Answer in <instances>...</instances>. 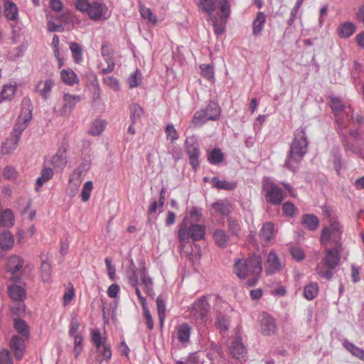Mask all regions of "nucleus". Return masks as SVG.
I'll list each match as a JSON object with an SVG mask.
<instances>
[{"instance_id": "5", "label": "nucleus", "mask_w": 364, "mask_h": 364, "mask_svg": "<svg viewBox=\"0 0 364 364\" xmlns=\"http://www.w3.org/2000/svg\"><path fill=\"white\" fill-rule=\"evenodd\" d=\"M262 269V258L258 255H253L247 259H237L234 264V272L240 279L260 274Z\"/></svg>"}, {"instance_id": "34", "label": "nucleus", "mask_w": 364, "mask_h": 364, "mask_svg": "<svg viewBox=\"0 0 364 364\" xmlns=\"http://www.w3.org/2000/svg\"><path fill=\"white\" fill-rule=\"evenodd\" d=\"M60 77L63 82L68 85H73L78 82L77 75L71 69L62 70Z\"/></svg>"}, {"instance_id": "33", "label": "nucleus", "mask_w": 364, "mask_h": 364, "mask_svg": "<svg viewBox=\"0 0 364 364\" xmlns=\"http://www.w3.org/2000/svg\"><path fill=\"white\" fill-rule=\"evenodd\" d=\"M18 11L16 5L11 1H7L4 4V16L8 20H15L18 16Z\"/></svg>"}, {"instance_id": "45", "label": "nucleus", "mask_w": 364, "mask_h": 364, "mask_svg": "<svg viewBox=\"0 0 364 364\" xmlns=\"http://www.w3.org/2000/svg\"><path fill=\"white\" fill-rule=\"evenodd\" d=\"M97 350L102 356V359L96 358V361L99 364H102L103 360L107 362L112 357V350L109 344L105 343L101 346L100 349H97Z\"/></svg>"}, {"instance_id": "56", "label": "nucleus", "mask_w": 364, "mask_h": 364, "mask_svg": "<svg viewBox=\"0 0 364 364\" xmlns=\"http://www.w3.org/2000/svg\"><path fill=\"white\" fill-rule=\"evenodd\" d=\"M201 73L204 77L208 80H212L214 77V69L210 64H203L200 66Z\"/></svg>"}, {"instance_id": "57", "label": "nucleus", "mask_w": 364, "mask_h": 364, "mask_svg": "<svg viewBox=\"0 0 364 364\" xmlns=\"http://www.w3.org/2000/svg\"><path fill=\"white\" fill-rule=\"evenodd\" d=\"M283 213L288 217H293L297 214L298 210L295 205L289 202H286L282 206Z\"/></svg>"}, {"instance_id": "9", "label": "nucleus", "mask_w": 364, "mask_h": 364, "mask_svg": "<svg viewBox=\"0 0 364 364\" xmlns=\"http://www.w3.org/2000/svg\"><path fill=\"white\" fill-rule=\"evenodd\" d=\"M219 10L217 16L211 17L210 20L215 28V33L219 36L223 33L226 21L230 14V4L227 0H217Z\"/></svg>"}, {"instance_id": "24", "label": "nucleus", "mask_w": 364, "mask_h": 364, "mask_svg": "<svg viewBox=\"0 0 364 364\" xmlns=\"http://www.w3.org/2000/svg\"><path fill=\"white\" fill-rule=\"evenodd\" d=\"M198 6L200 11L208 15V19L216 16L213 14L216 8V1L215 0H199Z\"/></svg>"}, {"instance_id": "17", "label": "nucleus", "mask_w": 364, "mask_h": 364, "mask_svg": "<svg viewBox=\"0 0 364 364\" xmlns=\"http://www.w3.org/2000/svg\"><path fill=\"white\" fill-rule=\"evenodd\" d=\"M260 331L266 336L273 335L277 331L274 319L267 313H262L259 317Z\"/></svg>"}, {"instance_id": "37", "label": "nucleus", "mask_w": 364, "mask_h": 364, "mask_svg": "<svg viewBox=\"0 0 364 364\" xmlns=\"http://www.w3.org/2000/svg\"><path fill=\"white\" fill-rule=\"evenodd\" d=\"M343 346L348 350L353 355L364 360V350L355 346L353 343L345 340L343 342Z\"/></svg>"}, {"instance_id": "12", "label": "nucleus", "mask_w": 364, "mask_h": 364, "mask_svg": "<svg viewBox=\"0 0 364 364\" xmlns=\"http://www.w3.org/2000/svg\"><path fill=\"white\" fill-rule=\"evenodd\" d=\"M80 100V95L65 93L63 97L62 105L60 107H55L54 112L60 116H68Z\"/></svg>"}, {"instance_id": "63", "label": "nucleus", "mask_w": 364, "mask_h": 364, "mask_svg": "<svg viewBox=\"0 0 364 364\" xmlns=\"http://www.w3.org/2000/svg\"><path fill=\"white\" fill-rule=\"evenodd\" d=\"M0 364H13L10 352L8 350L0 351Z\"/></svg>"}, {"instance_id": "29", "label": "nucleus", "mask_w": 364, "mask_h": 364, "mask_svg": "<svg viewBox=\"0 0 364 364\" xmlns=\"http://www.w3.org/2000/svg\"><path fill=\"white\" fill-rule=\"evenodd\" d=\"M230 351L232 357L239 358L242 356L245 352V348L240 338H235L230 346Z\"/></svg>"}, {"instance_id": "53", "label": "nucleus", "mask_w": 364, "mask_h": 364, "mask_svg": "<svg viewBox=\"0 0 364 364\" xmlns=\"http://www.w3.org/2000/svg\"><path fill=\"white\" fill-rule=\"evenodd\" d=\"M166 139L170 140L172 143L178 139V134L172 124L166 126L165 129Z\"/></svg>"}, {"instance_id": "61", "label": "nucleus", "mask_w": 364, "mask_h": 364, "mask_svg": "<svg viewBox=\"0 0 364 364\" xmlns=\"http://www.w3.org/2000/svg\"><path fill=\"white\" fill-rule=\"evenodd\" d=\"M290 254L292 257L298 261L303 260L304 258V254L303 250L300 247H293L290 249Z\"/></svg>"}, {"instance_id": "46", "label": "nucleus", "mask_w": 364, "mask_h": 364, "mask_svg": "<svg viewBox=\"0 0 364 364\" xmlns=\"http://www.w3.org/2000/svg\"><path fill=\"white\" fill-rule=\"evenodd\" d=\"M53 176V171L50 168H44L41 173V176L36 180V185L38 186H43L47 181L51 179Z\"/></svg>"}, {"instance_id": "7", "label": "nucleus", "mask_w": 364, "mask_h": 364, "mask_svg": "<svg viewBox=\"0 0 364 364\" xmlns=\"http://www.w3.org/2000/svg\"><path fill=\"white\" fill-rule=\"evenodd\" d=\"M343 227L337 220L331 222L329 225L324 227L321 233L320 241L323 245L334 244V247L338 245H343L341 237Z\"/></svg>"}, {"instance_id": "36", "label": "nucleus", "mask_w": 364, "mask_h": 364, "mask_svg": "<svg viewBox=\"0 0 364 364\" xmlns=\"http://www.w3.org/2000/svg\"><path fill=\"white\" fill-rule=\"evenodd\" d=\"M213 238L215 242L221 248H225L228 244L229 237L223 230H215L213 232Z\"/></svg>"}, {"instance_id": "15", "label": "nucleus", "mask_w": 364, "mask_h": 364, "mask_svg": "<svg viewBox=\"0 0 364 364\" xmlns=\"http://www.w3.org/2000/svg\"><path fill=\"white\" fill-rule=\"evenodd\" d=\"M127 276L129 279V284L134 288L137 297L141 301V304L142 308L147 306L146 303L145 298L142 296L139 289V280L138 277L136 275V266L133 262L131 260L130 264L129 266V269L127 272Z\"/></svg>"}, {"instance_id": "11", "label": "nucleus", "mask_w": 364, "mask_h": 364, "mask_svg": "<svg viewBox=\"0 0 364 364\" xmlns=\"http://www.w3.org/2000/svg\"><path fill=\"white\" fill-rule=\"evenodd\" d=\"M262 189L265 193L267 202L273 205H279L283 200L282 190L271 179L268 178L264 179Z\"/></svg>"}, {"instance_id": "30", "label": "nucleus", "mask_w": 364, "mask_h": 364, "mask_svg": "<svg viewBox=\"0 0 364 364\" xmlns=\"http://www.w3.org/2000/svg\"><path fill=\"white\" fill-rule=\"evenodd\" d=\"M266 21V16L263 12H258L255 19L252 23V33L254 36H257L263 29L264 23Z\"/></svg>"}, {"instance_id": "23", "label": "nucleus", "mask_w": 364, "mask_h": 364, "mask_svg": "<svg viewBox=\"0 0 364 364\" xmlns=\"http://www.w3.org/2000/svg\"><path fill=\"white\" fill-rule=\"evenodd\" d=\"M14 327L16 331L18 333L17 335L20 336V338L28 340L30 338V329L26 322L21 318H14Z\"/></svg>"}, {"instance_id": "51", "label": "nucleus", "mask_w": 364, "mask_h": 364, "mask_svg": "<svg viewBox=\"0 0 364 364\" xmlns=\"http://www.w3.org/2000/svg\"><path fill=\"white\" fill-rule=\"evenodd\" d=\"M105 127V122L104 121L95 120L92 123V124L89 130V132L92 135L97 136V135L100 134L103 132Z\"/></svg>"}, {"instance_id": "35", "label": "nucleus", "mask_w": 364, "mask_h": 364, "mask_svg": "<svg viewBox=\"0 0 364 364\" xmlns=\"http://www.w3.org/2000/svg\"><path fill=\"white\" fill-rule=\"evenodd\" d=\"M16 87L11 83L4 85L0 94V102L6 100H11L15 95Z\"/></svg>"}, {"instance_id": "10", "label": "nucleus", "mask_w": 364, "mask_h": 364, "mask_svg": "<svg viewBox=\"0 0 364 364\" xmlns=\"http://www.w3.org/2000/svg\"><path fill=\"white\" fill-rule=\"evenodd\" d=\"M220 108L219 105L213 102H210L205 109L197 111L192 119V123L195 126H201L208 120H217L220 114Z\"/></svg>"}, {"instance_id": "4", "label": "nucleus", "mask_w": 364, "mask_h": 364, "mask_svg": "<svg viewBox=\"0 0 364 364\" xmlns=\"http://www.w3.org/2000/svg\"><path fill=\"white\" fill-rule=\"evenodd\" d=\"M75 7L93 21L106 20L111 14L105 4L97 1L90 2L88 0H77Z\"/></svg>"}, {"instance_id": "16", "label": "nucleus", "mask_w": 364, "mask_h": 364, "mask_svg": "<svg viewBox=\"0 0 364 364\" xmlns=\"http://www.w3.org/2000/svg\"><path fill=\"white\" fill-rule=\"evenodd\" d=\"M26 341L28 340L20 338L18 335H13L11 338L9 346L15 358L18 360L22 359L26 352L25 343Z\"/></svg>"}, {"instance_id": "26", "label": "nucleus", "mask_w": 364, "mask_h": 364, "mask_svg": "<svg viewBox=\"0 0 364 364\" xmlns=\"http://www.w3.org/2000/svg\"><path fill=\"white\" fill-rule=\"evenodd\" d=\"M48 255L45 257L41 255V276L43 282H50L51 278V266L48 262Z\"/></svg>"}, {"instance_id": "27", "label": "nucleus", "mask_w": 364, "mask_h": 364, "mask_svg": "<svg viewBox=\"0 0 364 364\" xmlns=\"http://www.w3.org/2000/svg\"><path fill=\"white\" fill-rule=\"evenodd\" d=\"M191 328L186 323H182L176 328V337L182 343H187L189 341Z\"/></svg>"}, {"instance_id": "43", "label": "nucleus", "mask_w": 364, "mask_h": 364, "mask_svg": "<svg viewBox=\"0 0 364 364\" xmlns=\"http://www.w3.org/2000/svg\"><path fill=\"white\" fill-rule=\"evenodd\" d=\"M302 223L310 230H314L318 228V219L312 214H306L302 217Z\"/></svg>"}, {"instance_id": "52", "label": "nucleus", "mask_w": 364, "mask_h": 364, "mask_svg": "<svg viewBox=\"0 0 364 364\" xmlns=\"http://www.w3.org/2000/svg\"><path fill=\"white\" fill-rule=\"evenodd\" d=\"M127 82L131 88L138 86L141 82V73L136 70L130 75Z\"/></svg>"}, {"instance_id": "58", "label": "nucleus", "mask_w": 364, "mask_h": 364, "mask_svg": "<svg viewBox=\"0 0 364 364\" xmlns=\"http://www.w3.org/2000/svg\"><path fill=\"white\" fill-rule=\"evenodd\" d=\"M105 63H107V66L105 67L102 63L100 64L101 69L102 73H109L113 71L115 63L112 58V56H107V58H103Z\"/></svg>"}, {"instance_id": "1", "label": "nucleus", "mask_w": 364, "mask_h": 364, "mask_svg": "<svg viewBox=\"0 0 364 364\" xmlns=\"http://www.w3.org/2000/svg\"><path fill=\"white\" fill-rule=\"evenodd\" d=\"M31 102L28 98H23L21 104V111L18 117L17 122L13 129V135L2 146L4 154H9L18 146L23 132L26 129L32 117Z\"/></svg>"}, {"instance_id": "21", "label": "nucleus", "mask_w": 364, "mask_h": 364, "mask_svg": "<svg viewBox=\"0 0 364 364\" xmlns=\"http://www.w3.org/2000/svg\"><path fill=\"white\" fill-rule=\"evenodd\" d=\"M140 277L141 284L144 287V291L150 296H153L154 293L153 291V281L146 274V269L144 263H141Z\"/></svg>"}, {"instance_id": "49", "label": "nucleus", "mask_w": 364, "mask_h": 364, "mask_svg": "<svg viewBox=\"0 0 364 364\" xmlns=\"http://www.w3.org/2000/svg\"><path fill=\"white\" fill-rule=\"evenodd\" d=\"M143 109L136 103L130 105L131 120L132 124H135L136 120L139 119L143 114Z\"/></svg>"}, {"instance_id": "18", "label": "nucleus", "mask_w": 364, "mask_h": 364, "mask_svg": "<svg viewBox=\"0 0 364 364\" xmlns=\"http://www.w3.org/2000/svg\"><path fill=\"white\" fill-rule=\"evenodd\" d=\"M282 269V263L274 250H271L267 256L265 263V272L267 274H272Z\"/></svg>"}, {"instance_id": "41", "label": "nucleus", "mask_w": 364, "mask_h": 364, "mask_svg": "<svg viewBox=\"0 0 364 364\" xmlns=\"http://www.w3.org/2000/svg\"><path fill=\"white\" fill-rule=\"evenodd\" d=\"M318 287L317 283L311 282L305 286L304 289V296L308 300L314 299L318 294Z\"/></svg>"}, {"instance_id": "19", "label": "nucleus", "mask_w": 364, "mask_h": 364, "mask_svg": "<svg viewBox=\"0 0 364 364\" xmlns=\"http://www.w3.org/2000/svg\"><path fill=\"white\" fill-rule=\"evenodd\" d=\"M23 260L17 255H13L9 257L7 264V269L12 275L11 279L14 282H18L20 280V277L18 273L23 267Z\"/></svg>"}, {"instance_id": "50", "label": "nucleus", "mask_w": 364, "mask_h": 364, "mask_svg": "<svg viewBox=\"0 0 364 364\" xmlns=\"http://www.w3.org/2000/svg\"><path fill=\"white\" fill-rule=\"evenodd\" d=\"M139 11L143 18L148 20L149 22L155 24L157 22V18L154 16L149 8L144 6H140Z\"/></svg>"}, {"instance_id": "20", "label": "nucleus", "mask_w": 364, "mask_h": 364, "mask_svg": "<svg viewBox=\"0 0 364 364\" xmlns=\"http://www.w3.org/2000/svg\"><path fill=\"white\" fill-rule=\"evenodd\" d=\"M55 82L52 79H47L45 81H40L35 87V91L40 94V95L45 100L50 97V94Z\"/></svg>"}, {"instance_id": "38", "label": "nucleus", "mask_w": 364, "mask_h": 364, "mask_svg": "<svg viewBox=\"0 0 364 364\" xmlns=\"http://www.w3.org/2000/svg\"><path fill=\"white\" fill-rule=\"evenodd\" d=\"M14 239L13 235L9 231H4L0 235V247L4 250H9L13 247Z\"/></svg>"}, {"instance_id": "60", "label": "nucleus", "mask_w": 364, "mask_h": 364, "mask_svg": "<svg viewBox=\"0 0 364 364\" xmlns=\"http://www.w3.org/2000/svg\"><path fill=\"white\" fill-rule=\"evenodd\" d=\"M80 327V323L77 318L75 315H73L71 317L70 326H69V335L74 336L76 335L77 331Z\"/></svg>"}, {"instance_id": "14", "label": "nucleus", "mask_w": 364, "mask_h": 364, "mask_svg": "<svg viewBox=\"0 0 364 364\" xmlns=\"http://www.w3.org/2000/svg\"><path fill=\"white\" fill-rule=\"evenodd\" d=\"M209 309L210 306L206 298L202 296L194 302L191 313L194 318H199L203 322H205Z\"/></svg>"}, {"instance_id": "28", "label": "nucleus", "mask_w": 364, "mask_h": 364, "mask_svg": "<svg viewBox=\"0 0 364 364\" xmlns=\"http://www.w3.org/2000/svg\"><path fill=\"white\" fill-rule=\"evenodd\" d=\"M230 204L228 200H218L212 204V209L214 213L220 214L223 216H228L230 213Z\"/></svg>"}, {"instance_id": "48", "label": "nucleus", "mask_w": 364, "mask_h": 364, "mask_svg": "<svg viewBox=\"0 0 364 364\" xmlns=\"http://www.w3.org/2000/svg\"><path fill=\"white\" fill-rule=\"evenodd\" d=\"M91 336L92 341L97 349H100L101 346L106 343V338L102 337L99 329H92L91 331Z\"/></svg>"}, {"instance_id": "47", "label": "nucleus", "mask_w": 364, "mask_h": 364, "mask_svg": "<svg viewBox=\"0 0 364 364\" xmlns=\"http://www.w3.org/2000/svg\"><path fill=\"white\" fill-rule=\"evenodd\" d=\"M156 305L160 325L161 326H163L166 316V305L161 296H158L156 299Z\"/></svg>"}, {"instance_id": "2", "label": "nucleus", "mask_w": 364, "mask_h": 364, "mask_svg": "<svg viewBox=\"0 0 364 364\" xmlns=\"http://www.w3.org/2000/svg\"><path fill=\"white\" fill-rule=\"evenodd\" d=\"M307 149L308 141L305 131L303 129H296L284 164V167L290 171H295L306 154Z\"/></svg>"}, {"instance_id": "55", "label": "nucleus", "mask_w": 364, "mask_h": 364, "mask_svg": "<svg viewBox=\"0 0 364 364\" xmlns=\"http://www.w3.org/2000/svg\"><path fill=\"white\" fill-rule=\"evenodd\" d=\"M230 320L223 314H219L217 317L216 325L220 331H226L229 328Z\"/></svg>"}, {"instance_id": "32", "label": "nucleus", "mask_w": 364, "mask_h": 364, "mask_svg": "<svg viewBox=\"0 0 364 364\" xmlns=\"http://www.w3.org/2000/svg\"><path fill=\"white\" fill-rule=\"evenodd\" d=\"M51 164L58 168L62 169L67 164V156L64 150L59 149L53 156Z\"/></svg>"}, {"instance_id": "3", "label": "nucleus", "mask_w": 364, "mask_h": 364, "mask_svg": "<svg viewBox=\"0 0 364 364\" xmlns=\"http://www.w3.org/2000/svg\"><path fill=\"white\" fill-rule=\"evenodd\" d=\"M343 245L328 247L324 250L323 263H319L316 267V272L322 278L328 280L333 276V269L337 267L341 261V254L343 252Z\"/></svg>"}, {"instance_id": "22", "label": "nucleus", "mask_w": 364, "mask_h": 364, "mask_svg": "<svg viewBox=\"0 0 364 364\" xmlns=\"http://www.w3.org/2000/svg\"><path fill=\"white\" fill-rule=\"evenodd\" d=\"M8 293L10 298L16 301H23L26 297L25 289L21 285L16 284L9 286Z\"/></svg>"}, {"instance_id": "8", "label": "nucleus", "mask_w": 364, "mask_h": 364, "mask_svg": "<svg viewBox=\"0 0 364 364\" xmlns=\"http://www.w3.org/2000/svg\"><path fill=\"white\" fill-rule=\"evenodd\" d=\"M331 107L335 114L336 121L341 127H346V124L354 119L352 109L346 105L338 97H332Z\"/></svg>"}, {"instance_id": "31", "label": "nucleus", "mask_w": 364, "mask_h": 364, "mask_svg": "<svg viewBox=\"0 0 364 364\" xmlns=\"http://www.w3.org/2000/svg\"><path fill=\"white\" fill-rule=\"evenodd\" d=\"M211 183L214 187L218 189L232 191L236 188V183L230 182L225 180H220L218 177H213L211 179Z\"/></svg>"}, {"instance_id": "25", "label": "nucleus", "mask_w": 364, "mask_h": 364, "mask_svg": "<svg viewBox=\"0 0 364 364\" xmlns=\"http://www.w3.org/2000/svg\"><path fill=\"white\" fill-rule=\"evenodd\" d=\"M275 234L274 225L271 222H267L263 224L259 236L264 242H269L273 239Z\"/></svg>"}, {"instance_id": "64", "label": "nucleus", "mask_w": 364, "mask_h": 364, "mask_svg": "<svg viewBox=\"0 0 364 364\" xmlns=\"http://www.w3.org/2000/svg\"><path fill=\"white\" fill-rule=\"evenodd\" d=\"M16 170L12 166H6L3 171V176L6 179H14L16 177Z\"/></svg>"}, {"instance_id": "62", "label": "nucleus", "mask_w": 364, "mask_h": 364, "mask_svg": "<svg viewBox=\"0 0 364 364\" xmlns=\"http://www.w3.org/2000/svg\"><path fill=\"white\" fill-rule=\"evenodd\" d=\"M189 216L193 223L200 222L202 217L201 209L198 208H193L190 211Z\"/></svg>"}, {"instance_id": "13", "label": "nucleus", "mask_w": 364, "mask_h": 364, "mask_svg": "<svg viewBox=\"0 0 364 364\" xmlns=\"http://www.w3.org/2000/svg\"><path fill=\"white\" fill-rule=\"evenodd\" d=\"M186 153L190 159V164L196 170L199 166L200 151L197 139L194 136H188L185 141Z\"/></svg>"}, {"instance_id": "42", "label": "nucleus", "mask_w": 364, "mask_h": 364, "mask_svg": "<svg viewBox=\"0 0 364 364\" xmlns=\"http://www.w3.org/2000/svg\"><path fill=\"white\" fill-rule=\"evenodd\" d=\"M224 160V154L220 149H214L208 154V161L213 165L218 164Z\"/></svg>"}, {"instance_id": "39", "label": "nucleus", "mask_w": 364, "mask_h": 364, "mask_svg": "<svg viewBox=\"0 0 364 364\" xmlns=\"http://www.w3.org/2000/svg\"><path fill=\"white\" fill-rule=\"evenodd\" d=\"M355 31V25L351 22H346L344 23L341 24L338 28V35L341 38H348Z\"/></svg>"}, {"instance_id": "6", "label": "nucleus", "mask_w": 364, "mask_h": 364, "mask_svg": "<svg viewBox=\"0 0 364 364\" xmlns=\"http://www.w3.org/2000/svg\"><path fill=\"white\" fill-rule=\"evenodd\" d=\"M204 226L198 224H193L187 228L186 223L183 221L179 226L178 231L180 248L183 250L185 245L188 242L190 238L193 240H200L204 237Z\"/></svg>"}, {"instance_id": "54", "label": "nucleus", "mask_w": 364, "mask_h": 364, "mask_svg": "<svg viewBox=\"0 0 364 364\" xmlns=\"http://www.w3.org/2000/svg\"><path fill=\"white\" fill-rule=\"evenodd\" d=\"M93 188V184L92 182L89 181H87L82 187V190L81 192V198L82 201L87 202L90 197V193Z\"/></svg>"}, {"instance_id": "40", "label": "nucleus", "mask_w": 364, "mask_h": 364, "mask_svg": "<svg viewBox=\"0 0 364 364\" xmlns=\"http://www.w3.org/2000/svg\"><path fill=\"white\" fill-rule=\"evenodd\" d=\"M14 225V215L12 212L6 209L0 213V227H10Z\"/></svg>"}, {"instance_id": "44", "label": "nucleus", "mask_w": 364, "mask_h": 364, "mask_svg": "<svg viewBox=\"0 0 364 364\" xmlns=\"http://www.w3.org/2000/svg\"><path fill=\"white\" fill-rule=\"evenodd\" d=\"M70 49L72 52L75 62L79 63L82 60V48L76 42H70L69 43Z\"/></svg>"}, {"instance_id": "59", "label": "nucleus", "mask_w": 364, "mask_h": 364, "mask_svg": "<svg viewBox=\"0 0 364 364\" xmlns=\"http://www.w3.org/2000/svg\"><path fill=\"white\" fill-rule=\"evenodd\" d=\"M105 84L114 91H118L120 88L119 81L112 76H107L103 79Z\"/></svg>"}]
</instances>
